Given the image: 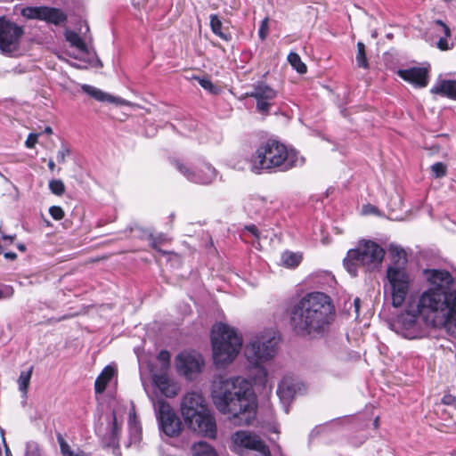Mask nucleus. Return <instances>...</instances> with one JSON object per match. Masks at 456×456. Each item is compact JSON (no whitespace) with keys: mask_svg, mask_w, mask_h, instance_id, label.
<instances>
[{"mask_svg":"<svg viewBox=\"0 0 456 456\" xmlns=\"http://www.w3.org/2000/svg\"><path fill=\"white\" fill-rule=\"evenodd\" d=\"M428 288L411 297L403 311L390 322V329L407 339L422 338L428 328L442 326L456 338V291L452 274L442 269L424 271Z\"/></svg>","mask_w":456,"mask_h":456,"instance_id":"nucleus-1","label":"nucleus"},{"mask_svg":"<svg viewBox=\"0 0 456 456\" xmlns=\"http://www.w3.org/2000/svg\"><path fill=\"white\" fill-rule=\"evenodd\" d=\"M211 396L216 408L238 425H249L256 416V401L248 380L242 377L217 376Z\"/></svg>","mask_w":456,"mask_h":456,"instance_id":"nucleus-2","label":"nucleus"},{"mask_svg":"<svg viewBox=\"0 0 456 456\" xmlns=\"http://www.w3.org/2000/svg\"><path fill=\"white\" fill-rule=\"evenodd\" d=\"M334 306L329 296L312 292L292 307L290 325L301 336H316L324 332L334 318Z\"/></svg>","mask_w":456,"mask_h":456,"instance_id":"nucleus-3","label":"nucleus"},{"mask_svg":"<svg viewBox=\"0 0 456 456\" xmlns=\"http://www.w3.org/2000/svg\"><path fill=\"white\" fill-rule=\"evenodd\" d=\"M278 339L273 329H265L253 333L244 348V356L248 362L254 382L265 386L268 372L264 363L273 360L277 354Z\"/></svg>","mask_w":456,"mask_h":456,"instance_id":"nucleus-4","label":"nucleus"},{"mask_svg":"<svg viewBox=\"0 0 456 456\" xmlns=\"http://www.w3.org/2000/svg\"><path fill=\"white\" fill-rule=\"evenodd\" d=\"M304 163L297 151L288 149L276 140L263 142L249 159V169L256 174L263 171H288Z\"/></svg>","mask_w":456,"mask_h":456,"instance_id":"nucleus-5","label":"nucleus"},{"mask_svg":"<svg viewBox=\"0 0 456 456\" xmlns=\"http://www.w3.org/2000/svg\"><path fill=\"white\" fill-rule=\"evenodd\" d=\"M389 251L392 262L387 266L385 283V291L391 298L394 307H400L405 302L409 294L413 277L407 269V256L403 248L398 246H390Z\"/></svg>","mask_w":456,"mask_h":456,"instance_id":"nucleus-6","label":"nucleus"},{"mask_svg":"<svg viewBox=\"0 0 456 456\" xmlns=\"http://www.w3.org/2000/svg\"><path fill=\"white\" fill-rule=\"evenodd\" d=\"M180 411L190 429L210 439L216 437V419L201 393L191 391L185 394Z\"/></svg>","mask_w":456,"mask_h":456,"instance_id":"nucleus-7","label":"nucleus"},{"mask_svg":"<svg viewBox=\"0 0 456 456\" xmlns=\"http://www.w3.org/2000/svg\"><path fill=\"white\" fill-rule=\"evenodd\" d=\"M242 336L232 327L224 323L213 326L211 345L213 361L217 367H225L238 356L242 346Z\"/></svg>","mask_w":456,"mask_h":456,"instance_id":"nucleus-8","label":"nucleus"},{"mask_svg":"<svg viewBox=\"0 0 456 456\" xmlns=\"http://www.w3.org/2000/svg\"><path fill=\"white\" fill-rule=\"evenodd\" d=\"M384 256L385 250L378 243L362 240L358 242L355 248L348 250L344 259V266L352 276H356L360 266L366 271L378 268Z\"/></svg>","mask_w":456,"mask_h":456,"instance_id":"nucleus-9","label":"nucleus"},{"mask_svg":"<svg viewBox=\"0 0 456 456\" xmlns=\"http://www.w3.org/2000/svg\"><path fill=\"white\" fill-rule=\"evenodd\" d=\"M24 35L22 27L14 22L0 18V52L10 57L21 54L20 44Z\"/></svg>","mask_w":456,"mask_h":456,"instance_id":"nucleus-10","label":"nucleus"},{"mask_svg":"<svg viewBox=\"0 0 456 456\" xmlns=\"http://www.w3.org/2000/svg\"><path fill=\"white\" fill-rule=\"evenodd\" d=\"M152 402L156 418L160 430L169 437L177 436L182 431V422L175 411L163 399L155 400L150 396Z\"/></svg>","mask_w":456,"mask_h":456,"instance_id":"nucleus-11","label":"nucleus"},{"mask_svg":"<svg viewBox=\"0 0 456 456\" xmlns=\"http://www.w3.org/2000/svg\"><path fill=\"white\" fill-rule=\"evenodd\" d=\"M175 168L190 182L198 184H209L216 177V170L210 164L202 162L191 167L180 161L174 160Z\"/></svg>","mask_w":456,"mask_h":456,"instance_id":"nucleus-12","label":"nucleus"},{"mask_svg":"<svg viewBox=\"0 0 456 456\" xmlns=\"http://www.w3.org/2000/svg\"><path fill=\"white\" fill-rule=\"evenodd\" d=\"M232 446L235 452H240L244 449L257 452L262 456H272L265 443L256 434L248 431H237L232 437Z\"/></svg>","mask_w":456,"mask_h":456,"instance_id":"nucleus-13","label":"nucleus"},{"mask_svg":"<svg viewBox=\"0 0 456 456\" xmlns=\"http://www.w3.org/2000/svg\"><path fill=\"white\" fill-rule=\"evenodd\" d=\"M20 14L26 19H36L59 25L67 20L66 14L57 8L46 6H28L20 10Z\"/></svg>","mask_w":456,"mask_h":456,"instance_id":"nucleus-14","label":"nucleus"},{"mask_svg":"<svg viewBox=\"0 0 456 456\" xmlns=\"http://www.w3.org/2000/svg\"><path fill=\"white\" fill-rule=\"evenodd\" d=\"M304 388V385L300 380L290 375L282 378L278 385L277 395L288 412V406L292 402L297 394L300 393Z\"/></svg>","mask_w":456,"mask_h":456,"instance_id":"nucleus-15","label":"nucleus"},{"mask_svg":"<svg viewBox=\"0 0 456 456\" xmlns=\"http://www.w3.org/2000/svg\"><path fill=\"white\" fill-rule=\"evenodd\" d=\"M204 363L203 358L199 354L182 353L175 358L177 371L188 379L200 371Z\"/></svg>","mask_w":456,"mask_h":456,"instance_id":"nucleus-16","label":"nucleus"},{"mask_svg":"<svg viewBox=\"0 0 456 456\" xmlns=\"http://www.w3.org/2000/svg\"><path fill=\"white\" fill-rule=\"evenodd\" d=\"M247 95L256 101V109L259 112L268 113L277 97V92L265 83L260 82L255 85L254 90Z\"/></svg>","mask_w":456,"mask_h":456,"instance_id":"nucleus-17","label":"nucleus"},{"mask_svg":"<svg viewBox=\"0 0 456 456\" xmlns=\"http://www.w3.org/2000/svg\"><path fill=\"white\" fill-rule=\"evenodd\" d=\"M398 76L416 87H425L428 83V70L426 68L413 67L399 69Z\"/></svg>","mask_w":456,"mask_h":456,"instance_id":"nucleus-18","label":"nucleus"},{"mask_svg":"<svg viewBox=\"0 0 456 456\" xmlns=\"http://www.w3.org/2000/svg\"><path fill=\"white\" fill-rule=\"evenodd\" d=\"M125 406L118 403L112 410L110 419L109 422V431L106 433V440L109 446H117L121 435L122 420L118 421V416L122 413Z\"/></svg>","mask_w":456,"mask_h":456,"instance_id":"nucleus-19","label":"nucleus"},{"mask_svg":"<svg viewBox=\"0 0 456 456\" xmlns=\"http://www.w3.org/2000/svg\"><path fill=\"white\" fill-rule=\"evenodd\" d=\"M152 381L154 386L159 390L160 394L166 397H175L179 391L178 386L166 373H158L153 370Z\"/></svg>","mask_w":456,"mask_h":456,"instance_id":"nucleus-20","label":"nucleus"},{"mask_svg":"<svg viewBox=\"0 0 456 456\" xmlns=\"http://www.w3.org/2000/svg\"><path fill=\"white\" fill-rule=\"evenodd\" d=\"M81 89L83 90V92H85L88 95L92 96L95 100L102 102H108L114 103L117 105H130L131 104L128 101H126L125 99H122L119 97H115L111 94H109L102 91L99 88H96V87L89 86V85H82Z\"/></svg>","mask_w":456,"mask_h":456,"instance_id":"nucleus-21","label":"nucleus"},{"mask_svg":"<svg viewBox=\"0 0 456 456\" xmlns=\"http://www.w3.org/2000/svg\"><path fill=\"white\" fill-rule=\"evenodd\" d=\"M432 94H440L456 100V80L438 81L430 90Z\"/></svg>","mask_w":456,"mask_h":456,"instance_id":"nucleus-22","label":"nucleus"},{"mask_svg":"<svg viewBox=\"0 0 456 456\" xmlns=\"http://www.w3.org/2000/svg\"><path fill=\"white\" fill-rule=\"evenodd\" d=\"M116 371L117 370H116L115 367H113L111 365H108L102 370V371L97 377L95 383H94V389H95L96 393H98V394L103 393V391L105 390L109 382L115 376Z\"/></svg>","mask_w":456,"mask_h":456,"instance_id":"nucleus-23","label":"nucleus"},{"mask_svg":"<svg viewBox=\"0 0 456 456\" xmlns=\"http://www.w3.org/2000/svg\"><path fill=\"white\" fill-rule=\"evenodd\" d=\"M128 428L131 437L134 442L139 441L141 435L140 422L136 418L135 409L133 403H130V411L128 416Z\"/></svg>","mask_w":456,"mask_h":456,"instance_id":"nucleus-24","label":"nucleus"},{"mask_svg":"<svg viewBox=\"0 0 456 456\" xmlns=\"http://www.w3.org/2000/svg\"><path fill=\"white\" fill-rule=\"evenodd\" d=\"M56 438H57V442L60 446V451H61V456H87V454L84 451L80 450L79 448H77L76 450L73 449L68 444V442L65 440V438L63 437V436L61 433L56 434Z\"/></svg>","mask_w":456,"mask_h":456,"instance_id":"nucleus-25","label":"nucleus"},{"mask_svg":"<svg viewBox=\"0 0 456 456\" xmlns=\"http://www.w3.org/2000/svg\"><path fill=\"white\" fill-rule=\"evenodd\" d=\"M64 36L66 40L69 43V45L72 47L77 48L81 53H86L87 52V46L85 41L80 37V36L70 30L66 29L64 32Z\"/></svg>","mask_w":456,"mask_h":456,"instance_id":"nucleus-26","label":"nucleus"},{"mask_svg":"<svg viewBox=\"0 0 456 456\" xmlns=\"http://www.w3.org/2000/svg\"><path fill=\"white\" fill-rule=\"evenodd\" d=\"M192 456H217L214 448L206 442H199L191 447Z\"/></svg>","mask_w":456,"mask_h":456,"instance_id":"nucleus-27","label":"nucleus"},{"mask_svg":"<svg viewBox=\"0 0 456 456\" xmlns=\"http://www.w3.org/2000/svg\"><path fill=\"white\" fill-rule=\"evenodd\" d=\"M210 27L213 33L218 36L220 38L225 41L230 40L231 36L229 33L223 29L222 21L217 15H210Z\"/></svg>","mask_w":456,"mask_h":456,"instance_id":"nucleus-28","label":"nucleus"},{"mask_svg":"<svg viewBox=\"0 0 456 456\" xmlns=\"http://www.w3.org/2000/svg\"><path fill=\"white\" fill-rule=\"evenodd\" d=\"M302 260L301 255L297 253L286 251L281 255V264L286 267H295L299 265Z\"/></svg>","mask_w":456,"mask_h":456,"instance_id":"nucleus-29","label":"nucleus"},{"mask_svg":"<svg viewBox=\"0 0 456 456\" xmlns=\"http://www.w3.org/2000/svg\"><path fill=\"white\" fill-rule=\"evenodd\" d=\"M435 24L441 27L444 33V37H441L437 42V47L442 51L448 50L449 44L447 38L451 37V30L449 27L440 20H436Z\"/></svg>","mask_w":456,"mask_h":456,"instance_id":"nucleus-30","label":"nucleus"},{"mask_svg":"<svg viewBox=\"0 0 456 456\" xmlns=\"http://www.w3.org/2000/svg\"><path fill=\"white\" fill-rule=\"evenodd\" d=\"M32 372L33 367H30L27 371H21L18 379L19 390L24 396L27 395Z\"/></svg>","mask_w":456,"mask_h":456,"instance_id":"nucleus-31","label":"nucleus"},{"mask_svg":"<svg viewBox=\"0 0 456 456\" xmlns=\"http://www.w3.org/2000/svg\"><path fill=\"white\" fill-rule=\"evenodd\" d=\"M288 61L298 73L305 74L307 70L306 65L301 61L300 56L296 53H289Z\"/></svg>","mask_w":456,"mask_h":456,"instance_id":"nucleus-32","label":"nucleus"},{"mask_svg":"<svg viewBox=\"0 0 456 456\" xmlns=\"http://www.w3.org/2000/svg\"><path fill=\"white\" fill-rule=\"evenodd\" d=\"M266 204V199L259 196L253 195L247 201V208L249 211H259Z\"/></svg>","mask_w":456,"mask_h":456,"instance_id":"nucleus-33","label":"nucleus"},{"mask_svg":"<svg viewBox=\"0 0 456 456\" xmlns=\"http://www.w3.org/2000/svg\"><path fill=\"white\" fill-rule=\"evenodd\" d=\"M157 361L159 363V372L166 373L170 368V354L166 350H162L157 356Z\"/></svg>","mask_w":456,"mask_h":456,"instance_id":"nucleus-34","label":"nucleus"},{"mask_svg":"<svg viewBox=\"0 0 456 456\" xmlns=\"http://www.w3.org/2000/svg\"><path fill=\"white\" fill-rule=\"evenodd\" d=\"M356 62L358 67L360 68H368V61L366 58L365 53V45L362 42L357 43V53H356Z\"/></svg>","mask_w":456,"mask_h":456,"instance_id":"nucleus-35","label":"nucleus"},{"mask_svg":"<svg viewBox=\"0 0 456 456\" xmlns=\"http://www.w3.org/2000/svg\"><path fill=\"white\" fill-rule=\"evenodd\" d=\"M50 191L57 195L61 196L65 192V185L61 180L53 179L49 182Z\"/></svg>","mask_w":456,"mask_h":456,"instance_id":"nucleus-36","label":"nucleus"},{"mask_svg":"<svg viewBox=\"0 0 456 456\" xmlns=\"http://www.w3.org/2000/svg\"><path fill=\"white\" fill-rule=\"evenodd\" d=\"M431 172L436 178L444 177L447 173V167L443 162H436L431 166Z\"/></svg>","mask_w":456,"mask_h":456,"instance_id":"nucleus-37","label":"nucleus"},{"mask_svg":"<svg viewBox=\"0 0 456 456\" xmlns=\"http://www.w3.org/2000/svg\"><path fill=\"white\" fill-rule=\"evenodd\" d=\"M195 79L198 80L200 86L205 90L212 94H217L219 92V89L208 78L195 77Z\"/></svg>","mask_w":456,"mask_h":456,"instance_id":"nucleus-38","label":"nucleus"},{"mask_svg":"<svg viewBox=\"0 0 456 456\" xmlns=\"http://www.w3.org/2000/svg\"><path fill=\"white\" fill-rule=\"evenodd\" d=\"M69 148L66 144L62 143L60 150L57 152L56 159L59 163H64L66 160V157L69 156Z\"/></svg>","mask_w":456,"mask_h":456,"instance_id":"nucleus-39","label":"nucleus"},{"mask_svg":"<svg viewBox=\"0 0 456 456\" xmlns=\"http://www.w3.org/2000/svg\"><path fill=\"white\" fill-rule=\"evenodd\" d=\"M49 214L54 220L57 221L61 220L65 216L63 209L59 206H52L49 208Z\"/></svg>","mask_w":456,"mask_h":456,"instance_id":"nucleus-40","label":"nucleus"},{"mask_svg":"<svg viewBox=\"0 0 456 456\" xmlns=\"http://www.w3.org/2000/svg\"><path fill=\"white\" fill-rule=\"evenodd\" d=\"M268 34V18H265L262 20L259 30H258V36L261 40H265Z\"/></svg>","mask_w":456,"mask_h":456,"instance_id":"nucleus-41","label":"nucleus"},{"mask_svg":"<svg viewBox=\"0 0 456 456\" xmlns=\"http://www.w3.org/2000/svg\"><path fill=\"white\" fill-rule=\"evenodd\" d=\"M38 134H29L28 135V138L25 142V145L27 148L32 149L35 147L36 143L37 142Z\"/></svg>","mask_w":456,"mask_h":456,"instance_id":"nucleus-42","label":"nucleus"},{"mask_svg":"<svg viewBox=\"0 0 456 456\" xmlns=\"http://www.w3.org/2000/svg\"><path fill=\"white\" fill-rule=\"evenodd\" d=\"M14 237L12 236H2L0 241L4 246V249L13 242Z\"/></svg>","mask_w":456,"mask_h":456,"instance_id":"nucleus-43","label":"nucleus"},{"mask_svg":"<svg viewBox=\"0 0 456 456\" xmlns=\"http://www.w3.org/2000/svg\"><path fill=\"white\" fill-rule=\"evenodd\" d=\"M442 401L444 404L451 405L456 402V399L454 396H452L451 395H446L443 397Z\"/></svg>","mask_w":456,"mask_h":456,"instance_id":"nucleus-44","label":"nucleus"},{"mask_svg":"<svg viewBox=\"0 0 456 456\" xmlns=\"http://www.w3.org/2000/svg\"><path fill=\"white\" fill-rule=\"evenodd\" d=\"M246 230L252 233L254 236L257 238L259 237L258 230L255 225L247 226Z\"/></svg>","mask_w":456,"mask_h":456,"instance_id":"nucleus-45","label":"nucleus"},{"mask_svg":"<svg viewBox=\"0 0 456 456\" xmlns=\"http://www.w3.org/2000/svg\"><path fill=\"white\" fill-rule=\"evenodd\" d=\"M363 211L365 214H368V213H376L377 211V208L371 205H367V206H364L363 207Z\"/></svg>","mask_w":456,"mask_h":456,"instance_id":"nucleus-46","label":"nucleus"},{"mask_svg":"<svg viewBox=\"0 0 456 456\" xmlns=\"http://www.w3.org/2000/svg\"><path fill=\"white\" fill-rule=\"evenodd\" d=\"M4 257L9 260H14L17 257V255L13 252H6L4 253Z\"/></svg>","mask_w":456,"mask_h":456,"instance_id":"nucleus-47","label":"nucleus"},{"mask_svg":"<svg viewBox=\"0 0 456 456\" xmlns=\"http://www.w3.org/2000/svg\"><path fill=\"white\" fill-rule=\"evenodd\" d=\"M360 299L358 297H356L354 300V307H355V312L358 314L359 312V308H360Z\"/></svg>","mask_w":456,"mask_h":456,"instance_id":"nucleus-48","label":"nucleus"},{"mask_svg":"<svg viewBox=\"0 0 456 456\" xmlns=\"http://www.w3.org/2000/svg\"><path fill=\"white\" fill-rule=\"evenodd\" d=\"M48 167H49V169H50L51 171H53V170H54V168H55V163H54V161H53V159H50V160L48 161Z\"/></svg>","mask_w":456,"mask_h":456,"instance_id":"nucleus-49","label":"nucleus"},{"mask_svg":"<svg viewBox=\"0 0 456 456\" xmlns=\"http://www.w3.org/2000/svg\"><path fill=\"white\" fill-rule=\"evenodd\" d=\"M45 133H46V134H53V129H52V127H50V126H46V127L45 128Z\"/></svg>","mask_w":456,"mask_h":456,"instance_id":"nucleus-50","label":"nucleus"},{"mask_svg":"<svg viewBox=\"0 0 456 456\" xmlns=\"http://www.w3.org/2000/svg\"><path fill=\"white\" fill-rule=\"evenodd\" d=\"M18 248L20 250V251H25V246L23 244H20L18 245Z\"/></svg>","mask_w":456,"mask_h":456,"instance_id":"nucleus-51","label":"nucleus"},{"mask_svg":"<svg viewBox=\"0 0 456 456\" xmlns=\"http://www.w3.org/2000/svg\"><path fill=\"white\" fill-rule=\"evenodd\" d=\"M151 246L153 248L157 249V243L155 241H152Z\"/></svg>","mask_w":456,"mask_h":456,"instance_id":"nucleus-52","label":"nucleus"},{"mask_svg":"<svg viewBox=\"0 0 456 456\" xmlns=\"http://www.w3.org/2000/svg\"><path fill=\"white\" fill-rule=\"evenodd\" d=\"M374 425H375V427H377V426H378V419H375V421H374Z\"/></svg>","mask_w":456,"mask_h":456,"instance_id":"nucleus-53","label":"nucleus"},{"mask_svg":"<svg viewBox=\"0 0 456 456\" xmlns=\"http://www.w3.org/2000/svg\"><path fill=\"white\" fill-rule=\"evenodd\" d=\"M5 451H6V455L8 456L9 449L6 447Z\"/></svg>","mask_w":456,"mask_h":456,"instance_id":"nucleus-54","label":"nucleus"}]
</instances>
